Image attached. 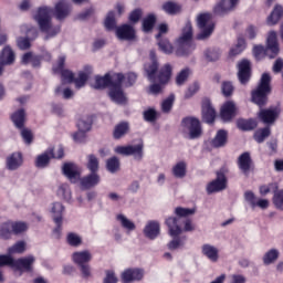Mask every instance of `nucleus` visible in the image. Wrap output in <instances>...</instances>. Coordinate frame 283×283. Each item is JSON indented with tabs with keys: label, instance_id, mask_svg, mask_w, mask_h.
Wrapping results in <instances>:
<instances>
[{
	"label": "nucleus",
	"instance_id": "4be33fe9",
	"mask_svg": "<svg viewBox=\"0 0 283 283\" xmlns=\"http://www.w3.org/2000/svg\"><path fill=\"white\" fill-rule=\"evenodd\" d=\"M277 116L279 113L275 108L261 109L259 113L260 120L265 125H273L277 120Z\"/></svg>",
	"mask_w": 283,
	"mask_h": 283
},
{
	"label": "nucleus",
	"instance_id": "4468645a",
	"mask_svg": "<svg viewBox=\"0 0 283 283\" xmlns=\"http://www.w3.org/2000/svg\"><path fill=\"white\" fill-rule=\"evenodd\" d=\"M227 189V176L224 172L218 171L217 178L207 186L208 193H218V191H224Z\"/></svg>",
	"mask_w": 283,
	"mask_h": 283
},
{
	"label": "nucleus",
	"instance_id": "6e6d98bb",
	"mask_svg": "<svg viewBox=\"0 0 283 283\" xmlns=\"http://www.w3.org/2000/svg\"><path fill=\"white\" fill-rule=\"evenodd\" d=\"M207 61H218L220 59V50L218 49H208L205 52Z\"/></svg>",
	"mask_w": 283,
	"mask_h": 283
},
{
	"label": "nucleus",
	"instance_id": "052dcab7",
	"mask_svg": "<svg viewBox=\"0 0 283 283\" xmlns=\"http://www.w3.org/2000/svg\"><path fill=\"white\" fill-rule=\"evenodd\" d=\"M273 202L276 209H283V190L274 192Z\"/></svg>",
	"mask_w": 283,
	"mask_h": 283
},
{
	"label": "nucleus",
	"instance_id": "b1692460",
	"mask_svg": "<svg viewBox=\"0 0 283 283\" xmlns=\"http://www.w3.org/2000/svg\"><path fill=\"white\" fill-rule=\"evenodd\" d=\"M144 233L146 238H149V240H155V238L160 235V224L156 221L148 222L144 229Z\"/></svg>",
	"mask_w": 283,
	"mask_h": 283
},
{
	"label": "nucleus",
	"instance_id": "79ce46f5",
	"mask_svg": "<svg viewBox=\"0 0 283 283\" xmlns=\"http://www.w3.org/2000/svg\"><path fill=\"white\" fill-rule=\"evenodd\" d=\"M77 128L80 132H90L92 129V117L85 116L77 122Z\"/></svg>",
	"mask_w": 283,
	"mask_h": 283
},
{
	"label": "nucleus",
	"instance_id": "49530a36",
	"mask_svg": "<svg viewBox=\"0 0 283 283\" xmlns=\"http://www.w3.org/2000/svg\"><path fill=\"white\" fill-rule=\"evenodd\" d=\"M117 220L120 222L124 229H127V231H134V229H136V224H134V222L127 219V217L124 214H118Z\"/></svg>",
	"mask_w": 283,
	"mask_h": 283
},
{
	"label": "nucleus",
	"instance_id": "5fc2aeb1",
	"mask_svg": "<svg viewBox=\"0 0 283 283\" xmlns=\"http://www.w3.org/2000/svg\"><path fill=\"white\" fill-rule=\"evenodd\" d=\"M66 241L71 247H80V244L83 242L78 234L74 232H70L66 237Z\"/></svg>",
	"mask_w": 283,
	"mask_h": 283
},
{
	"label": "nucleus",
	"instance_id": "f257e3e1",
	"mask_svg": "<svg viewBox=\"0 0 283 283\" xmlns=\"http://www.w3.org/2000/svg\"><path fill=\"white\" fill-rule=\"evenodd\" d=\"M52 12L57 21H63V19L70 17L72 6L66 0H61L55 3L54 10L48 7H42L38 10L34 20L39 24L41 32L46 34L44 38L45 41L52 39V36H56L61 32V27H52Z\"/></svg>",
	"mask_w": 283,
	"mask_h": 283
},
{
	"label": "nucleus",
	"instance_id": "0e129e2a",
	"mask_svg": "<svg viewBox=\"0 0 283 283\" xmlns=\"http://www.w3.org/2000/svg\"><path fill=\"white\" fill-rule=\"evenodd\" d=\"M59 196H63L65 200H70L71 192H70V186L67 184H63L59 187L57 190Z\"/></svg>",
	"mask_w": 283,
	"mask_h": 283
},
{
	"label": "nucleus",
	"instance_id": "f3484780",
	"mask_svg": "<svg viewBox=\"0 0 283 283\" xmlns=\"http://www.w3.org/2000/svg\"><path fill=\"white\" fill-rule=\"evenodd\" d=\"M238 78L241 85H247L251 81V62L247 59L238 63Z\"/></svg>",
	"mask_w": 283,
	"mask_h": 283
},
{
	"label": "nucleus",
	"instance_id": "7c9ffc66",
	"mask_svg": "<svg viewBox=\"0 0 283 283\" xmlns=\"http://www.w3.org/2000/svg\"><path fill=\"white\" fill-rule=\"evenodd\" d=\"M283 17L282 6H275L271 14L268 17V25H276Z\"/></svg>",
	"mask_w": 283,
	"mask_h": 283
},
{
	"label": "nucleus",
	"instance_id": "f03ea898",
	"mask_svg": "<svg viewBox=\"0 0 283 283\" xmlns=\"http://www.w3.org/2000/svg\"><path fill=\"white\" fill-rule=\"evenodd\" d=\"M123 81H125V75L122 73H115L114 75L106 73L104 76L95 77L93 87L94 90H105V87H108V96L111 99L118 105H125V103H127V96H125V92H123Z\"/></svg>",
	"mask_w": 283,
	"mask_h": 283
},
{
	"label": "nucleus",
	"instance_id": "a211bd4d",
	"mask_svg": "<svg viewBox=\"0 0 283 283\" xmlns=\"http://www.w3.org/2000/svg\"><path fill=\"white\" fill-rule=\"evenodd\" d=\"M240 0H221L213 8L214 14L219 17H224V14H229V12L235 10V6H238Z\"/></svg>",
	"mask_w": 283,
	"mask_h": 283
},
{
	"label": "nucleus",
	"instance_id": "412c9836",
	"mask_svg": "<svg viewBox=\"0 0 283 283\" xmlns=\"http://www.w3.org/2000/svg\"><path fill=\"white\" fill-rule=\"evenodd\" d=\"M62 171L64 176H66V178H69V180H71L72 182H76V180L81 178V171H78V166H76V164H64L62 167Z\"/></svg>",
	"mask_w": 283,
	"mask_h": 283
},
{
	"label": "nucleus",
	"instance_id": "7ed1b4c3",
	"mask_svg": "<svg viewBox=\"0 0 283 283\" xmlns=\"http://www.w3.org/2000/svg\"><path fill=\"white\" fill-rule=\"evenodd\" d=\"M253 56L256 61L262 59H275L280 54V43L277 42V32L270 31L266 38V48L264 45H254L252 50Z\"/></svg>",
	"mask_w": 283,
	"mask_h": 283
},
{
	"label": "nucleus",
	"instance_id": "13d9d810",
	"mask_svg": "<svg viewBox=\"0 0 283 283\" xmlns=\"http://www.w3.org/2000/svg\"><path fill=\"white\" fill-rule=\"evenodd\" d=\"M187 78H189V69H184L176 77L177 85H185Z\"/></svg>",
	"mask_w": 283,
	"mask_h": 283
},
{
	"label": "nucleus",
	"instance_id": "aec40b11",
	"mask_svg": "<svg viewBox=\"0 0 283 283\" xmlns=\"http://www.w3.org/2000/svg\"><path fill=\"white\" fill-rule=\"evenodd\" d=\"M116 35L120 41H134L136 39V30L129 24H123L116 29Z\"/></svg>",
	"mask_w": 283,
	"mask_h": 283
},
{
	"label": "nucleus",
	"instance_id": "e433bc0d",
	"mask_svg": "<svg viewBox=\"0 0 283 283\" xmlns=\"http://www.w3.org/2000/svg\"><path fill=\"white\" fill-rule=\"evenodd\" d=\"M163 10L166 11L167 14H178L182 8L180 4L174 2V1H168L163 4Z\"/></svg>",
	"mask_w": 283,
	"mask_h": 283
},
{
	"label": "nucleus",
	"instance_id": "a18cd8bd",
	"mask_svg": "<svg viewBox=\"0 0 283 283\" xmlns=\"http://www.w3.org/2000/svg\"><path fill=\"white\" fill-rule=\"evenodd\" d=\"M269 136H271V128L265 127L254 134V140H256V143H264L265 138H269Z\"/></svg>",
	"mask_w": 283,
	"mask_h": 283
},
{
	"label": "nucleus",
	"instance_id": "774afa93",
	"mask_svg": "<svg viewBox=\"0 0 283 283\" xmlns=\"http://www.w3.org/2000/svg\"><path fill=\"white\" fill-rule=\"evenodd\" d=\"M118 279L116 277V274H114V271H106V277L104 279V283H117Z\"/></svg>",
	"mask_w": 283,
	"mask_h": 283
},
{
	"label": "nucleus",
	"instance_id": "680f3d73",
	"mask_svg": "<svg viewBox=\"0 0 283 283\" xmlns=\"http://www.w3.org/2000/svg\"><path fill=\"white\" fill-rule=\"evenodd\" d=\"M233 84L231 82H223L221 85V92L223 96H231L233 94Z\"/></svg>",
	"mask_w": 283,
	"mask_h": 283
},
{
	"label": "nucleus",
	"instance_id": "ddd939ff",
	"mask_svg": "<svg viewBox=\"0 0 283 283\" xmlns=\"http://www.w3.org/2000/svg\"><path fill=\"white\" fill-rule=\"evenodd\" d=\"M143 149L144 145L143 143L138 145H128V146H118L115 148L116 154H120V156H134L137 160H140L143 158Z\"/></svg>",
	"mask_w": 283,
	"mask_h": 283
},
{
	"label": "nucleus",
	"instance_id": "4c0bfd02",
	"mask_svg": "<svg viewBox=\"0 0 283 283\" xmlns=\"http://www.w3.org/2000/svg\"><path fill=\"white\" fill-rule=\"evenodd\" d=\"M247 48V42L243 38H239L234 48L230 50V56H238V54H242Z\"/></svg>",
	"mask_w": 283,
	"mask_h": 283
},
{
	"label": "nucleus",
	"instance_id": "603ef678",
	"mask_svg": "<svg viewBox=\"0 0 283 283\" xmlns=\"http://www.w3.org/2000/svg\"><path fill=\"white\" fill-rule=\"evenodd\" d=\"M177 218H187V216H193L196 213V209L182 208L178 207L175 209Z\"/></svg>",
	"mask_w": 283,
	"mask_h": 283
},
{
	"label": "nucleus",
	"instance_id": "c03bdc74",
	"mask_svg": "<svg viewBox=\"0 0 283 283\" xmlns=\"http://www.w3.org/2000/svg\"><path fill=\"white\" fill-rule=\"evenodd\" d=\"M106 167L111 174H116L120 169V160L117 157H112L106 161Z\"/></svg>",
	"mask_w": 283,
	"mask_h": 283
},
{
	"label": "nucleus",
	"instance_id": "20e7f679",
	"mask_svg": "<svg viewBox=\"0 0 283 283\" xmlns=\"http://www.w3.org/2000/svg\"><path fill=\"white\" fill-rule=\"evenodd\" d=\"M65 66V56H61L57 61V66H53L54 74L61 72L62 83H74L76 90H81V87H85V83L90 78V73H85L81 71L78 76L74 78V73L70 70H63Z\"/></svg>",
	"mask_w": 283,
	"mask_h": 283
},
{
	"label": "nucleus",
	"instance_id": "0eeeda50",
	"mask_svg": "<svg viewBox=\"0 0 283 283\" xmlns=\"http://www.w3.org/2000/svg\"><path fill=\"white\" fill-rule=\"evenodd\" d=\"M191 39H193V28L191 22H187L182 29L181 36L177 40V54L178 56H185L193 50V44H191Z\"/></svg>",
	"mask_w": 283,
	"mask_h": 283
},
{
	"label": "nucleus",
	"instance_id": "ea45409f",
	"mask_svg": "<svg viewBox=\"0 0 283 283\" xmlns=\"http://www.w3.org/2000/svg\"><path fill=\"white\" fill-rule=\"evenodd\" d=\"M154 25H156V15L148 14L143 20V30H144V32H151L154 30Z\"/></svg>",
	"mask_w": 283,
	"mask_h": 283
},
{
	"label": "nucleus",
	"instance_id": "2eb2a0df",
	"mask_svg": "<svg viewBox=\"0 0 283 283\" xmlns=\"http://www.w3.org/2000/svg\"><path fill=\"white\" fill-rule=\"evenodd\" d=\"M150 62L144 65L148 81L156 83V72H158V60L156 59V51L149 52Z\"/></svg>",
	"mask_w": 283,
	"mask_h": 283
},
{
	"label": "nucleus",
	"instance_id": "393cba45",
	"mask_svg": "<svg viewBox=\"0 0 283 283\" xmlns=\"http://www.w3.org/2000/svg\"><path fill=\"white\" fill-rule=\"evenodd\" d=\"M98 182H101V176L96 172H91L88 176L81 179L83 189H92V187H96Z\"/></svg>",
	"mask_w": 283,
	"mask_h": 283
},
{
	"label": "nucleus",
	"instance_id": "3c124183",
	"mask_svg": "<svg viewBox=\"0 0 283 283\" xmlns=\"http://www.w3.org/2000/svg\"><path fill=\"white\" fill-rule=\"evenodd\" d=\"M175 96L174 95H169L168 98H166L163 103H161V111L165 114H169L171 112V108L174 107V101H175Z\"/></svg>",
	"mask_w": 283,
	"mask_h": 283
},
{
	"label": "nucleus",
	"instance_id": "338daca9",
	"mask_svg": "<svg viewBox=\"0 0 283 283\" xmlns=\"http://www.w3.org/2000/svg\"><path fill=\"white\" fill-rule=\"evenodd\" d=\"M17 45L20 50H30V39L28 38H18Z\"/></svg>",
	"mask_w": 283,
	"mask_h": 283
},
{
	"label": "nucleus",
	"instance_id": "37998d69",
	"mask_svg": "<svg viewBox=\"0 0 283 283\" xmlns=\"http://www.w3.org/2000/svg\"><path fill=\"white\" fill-rule=\"evenodd\" d=\"M158 46L164 54H172L174 53V45H171V42H169L167 39H160L158 41Z\"/></svg>",
	"mask_w": 283,
	"mask_h": 283
},
{
	"label": "nucleus",
	"instance_id": "4d7b16f0",
	"mask_svg": "<svg viewBox=\"0 0 283 283\" xmlns=\"http://www.w3.org/2000/svg\"><path fill=\"white\" fill-rule=\"evenodd\" d=\"M271 191H273L274 193L277 191V184L272 182L260 187L261 196H266V193H271Z\"/></svg>",
	"mask_w": 283,
	"mask_h": 283
},
{
	"label": "nucleus",
	"instance_id": "864d4df0",
	"mask_svg": "<svg viewBox=\"0 0 283 283\" xmlns=\"http://www.w3.org/2000/svg\"><path fill=\"white\" fill-rule=\"evenodd\" d=\"M104 25L106 30H114V28H116V18L113 11L108 12Z\"/></svg>",
	"mask_w": 283,
	"mask_h": 283
},
{
	"label": "nucleus",
	"instance_id": "58836bf2",
	"mask_svg": "<svg viewBox=\"0 0 283 283\" xmlns=\"http://www.w3.org/2000/svg\"><path fill=\"white\" fill-rule=\"evenodd\" d=\"M172 174L176 178H185L187 176V164L185 161L178 163L172 168Z\"/></svg>",
	"mask_w": 283,
	"mask_h": 283
},
{
	"label": "nucleus",
	"instance_id": "a19ab883",
	"mask_svg": "<svg viewBox=\"0 0 283 283\" xmlns=\"http://www.w3.org/2000/svg\"><path fill=\"white\" fill-rule=\"evenodd\" d=\"M98 158L95 155L87 156L86 167L91 171V174H96L98 171Z\"/></svg>",
	"mask_w": 283,
	"mask_h": 283
},
{
	"label": "nucleus",
	"instance_id": "69168bd1",
	"mask_svg": "<svg viewBox=\"0 0 283 283\" xmlns=\"http://www.w3.org/2000/svg\"><path fill=\"white\" fill-rule=\"evenodd\" d=\"M140 17H143V10L135 9L134 11L130 12L128 19L130 23H138V21H140Z\"/></svg>",
	"mask_w": 283,
	"mask_h": 283
},
{
	"label": "nucleus",
	"instance_id": "6ab92c4d",
	"mask_svg": "<svg viewBox=\"0 0 283 283\" xmlns=\"http://www.w3.org/2000/svg\"><path fill=\"white\" fill-rule=\"evenodd\" d=\"M145 276V271L142 269H127L122 273V282L130 283V282H140Z\"/></svg>",
	"mask_w": 283,
	"mask_h": 283
},
{
	"label": "nucleus",
	"instance_id": "8fccbe9b",
	"mask_svg": "<svg viewBox=\"0 0 283 283\" xmlns=\"http://www.w3.org/2000/svg\"><path fill=\"white\" fill-rule=\"evenodd\" d=\"M25 252V241H19L13 247L8 249L9 255L14 253H24Z\"/></svg>",
	"mask_w": 283,
	"mask_h": 283
},
{
	"label": "nucleus",
	"instance_id": "39448f33",
	"mask_svg": "<svg viewBox=\"0 0 283 283\" xmlns=\"http://www.w3.org/2000/svg\"><path fill=\"white\" fill-rule=\"evenodd\" d=\"M270 94L271 75L269 73H263L256 90L252 92V103H255L259 107H264V104L269 101Z\"/></svg>",
	"mask_w": 283,
	"mask_h": 283
},
{
	"label": "nucleus",
	"instance_id": "c9c22d12",
	"mask_svg": "<svg viewBox=\"0 0 283 283\" xmlns=\"http://www.w3.org/2000/svg\"><path fill=\"white\" fill-rule=\"evenodd\" d=\"M63 211H65L63 203H61V202L53 203L52 213H53L54 222L60 223L61 220H63Z\"/></svg>",
	"mask_w": 283,
	"mask_h": 283
},
{
	"label": "nucleus",
	"instance_id": "bf43d9fd",
	"mask_svg": "<svg viewBox=\"0 0 283 283\" xmlns=\"http://www.w3.org/2000/svg\"><path fill=\"white\" fill-rule=\"evenodd\" d=\"M157 116H158V113H156V109H154V108H149L144 112V119L147 123H155Z\"/></svg>",
	"mask_w": 283,
	"mask_h": 283
},
{
	"label": "nucleus",
	"instance_id": "6e6552de",
	"mask_svg": "<svg viewBox=\"0 0 283 283\" xmlns=\"http://www.w3.org/2000/svg\"><path fill=\"white\" fill-rule=\"evenodd\" d=\"M166 224L168 227L169 235L172 238H178L182 231H193V229H196L193 223H191V220L184 218L170 217L166 220Z\"/></svg>",
	"mask_w": 283,
	"mask_h": 283
},
{
	"label": "nucleus",
	"instance_id": "5701e85b",
	"mask_svg": "<svg viewBox=\"0 0 283 283\" xmlns=\"http://www.w3.org/2000/svg\"><path fill=\"white\" fill-rule=\"evenodd\" d=\"M202 118L205 123L211 124L216 120V109L211 106V101L203 99L202 102Z\"/></svg>",
	"mask_w": 283,
	"mask_h": 283
},
{
	"label": "nucleus",
	"instance_id": "2f4dec72",
	"mask_svg": "<svg viewBox=\"0 0 283 283\" xmlns=\"http://www.w3.org/2000/svg\"><path fill=\"white\" fill-rule=\"evenodd\" d=\"M237 127L241 132H251L258 127V122L255 119H238Z\"/></svg>",
	"mask_w": 283,
	"mask_h": 283
},
{
	"label": "nucleus",
	"instance_id": "c85d7f7f",
	"mask_svg": "<svg viewBox=\"0 0 283 283\" xmlns=\"http://www.w3.org/2000/svg\"><path fill=\"white\" fill-rule=\"evenodd\" d=\"M92 260V253L90 251H82V252H74L73 253V261L78 266H83L84 264H87Z\"/></svg>",
	"mask_w": 283,
	"mask_h": 283
},
{
	"label": "nucleus",
	"instance_id": "09e8293b",
	"mask_svg": "<svg viewBox=\"0 0 283 283\" xmlns=\"http://www.w3.org/2000/svg\"><path fill=\"white\" fill-rule=\"evenodd\" d=\"M10 235H12V223H3L0 226V238H2V240H9Z\"/></svg>",
	"mask_w": 283,
	"mask_h": 283
},
{
	"label": "nucleus",
	"instance_id": "9d476101",
	"mask_svg": "<svg viewBox=\"0 0 283 283\" xmlns=\"http://www.w3.org/2000/svg\"><path fill=\"white\" fill-rule=\"evenodd\" d=\"M181 126L185 132H189V138L191 140L200 138V136H202V126L200 125V120L196 117L184 118L181 122Z\"/></svg>",
	"mask_w": 283,
	"mask_h": 283
},
{
	"label": "nucleus",
	"instance_id": "f8f14e48",
	"mask_svg": "<svg viewBox=\"0 0 283 283\" xmlns=\"http://www.w3.org/2000/svg\"><path fill=\"white\" fill-rule=\"evenodd\" d=\"M34 262H36V258L34 255H28L20 258L18 260H13V269L15 271H20L21 273H32L34 271Z\"/></svg>",
	"mask_w": 283,
	"mask_h": 283
},
{
	"label": "nucleus",
	"instance_id": "9b49d317",
	"mask_svg": "<svg viewBox=\"0 0 283 283\" xmlns=\"http://www.w3.org/2000/svg\"><path fill=\"white\" fill-rule=\"evenodd\" d=\"M63 156H64V150L62 147H60L57 149V154H54V148H50L44 154L38 156V158L35 160V167H38L39 169H45V167H48V165H50L51 158L61 159V158H63Z\"/></svg>",
	"mask_w": 283,
	"mask_h": 283
},
{
	"label": "nucleus",
	"instance_id": "bb28decb",
	"mask_svg": "<svg viewBox=\"0 0 283 283\" xmlns=\"http://www.w3.org/2000/svg\"><path fill=\"white\" fill-rule=\"evenodd\" d=\"M220 115L222 120H231V118L235 116V103L227 102L226 104H223Z\"/></svg>",
	"mask_w": 283,
	"mask_h": 283
},
{
	"label": "nucleus",
	"instance_id": "423d86ee",
	"mask_svg": "<svg viewBox=\"0 0 283 283\" xmlns=\"http://www.w3.org/2000/svg\"><path fill=\"white\" fill-rule=\"evenodd\" d=\"M197 25L200 32L197 34L198 41H205L213 34L216 30V23L213 22V14L211 13H200L197 17Z\"/></svg>",
	"mask_w": 283,
	"mask_h": 283
},
{
	"label": "nucleus",
	"instance_id": "72a5a7b5",
	"mask_svg": "<svg viewBox=\"0 0 283 283\" xmlns=\"http://www.w3.org/2000/svg\"><path fill=\"white\" fill-rule=\"evenodd\" d=\"M202 253L207 259L211 260V262H218V248L205 244L202 247Z\"/></svg>",
	"mask_w": 283,
	"mask_h": 283
},
{
	"label": "nucleus",
	"instance_id": "f704fd0d",
	"mask_svg": "<svg viewBox=\"0 0 283 283\" xmlns=\"http://www.w3.org/2000/svg\"><path fill=\"white\" fill-rule=\"evenodd\" d=\"M11 120L14 123L18 129H22L23 124L25 123V111L19 109L18 112L13 113L11 116Z\"/></svg>",
	"mask_w": 283,
	"mask_h": 283
},
{
	"label": "nucleus",
	"instance_id": "cd10ccee",
	"mask_svg": "<svg viewBox=\"0 0 283 283\" xmlns=\"http://www.w3.org/2000/svg\"><path fill=\"white\" fill-rule=\"evenodd\" d=\"M21 165H23V156L21 155V153H13L7 159V167L11 171H14V169H19Z\"/></svg>",
	"mask_w": 283,
	"mask_h": 283
},
{
	"label": "nucleus",
	"instance_id": "de8ad7c7",
	"mask_svg": "<svg viewBox=\"0 0 283 283\" xmlns=\"http://www.w3.org/2000/svg\"><path fill=\"white\" fill-rule=\"evenodd\" d=\"M279 256L280 252H277L275 249H272L263 256V262L264 264H273V262H275Z\"/></svg>",
	"mask_w": 283,
	"mask_h": 283
},
{
	"label": "nucleus",
	"instance_id": "1a4fd4ad",
	"mask_svg": "<svg viewBox=\"0 0 283 283\" xmlns=\"http://www.w3.org/2000/svg\"><path fill=\"white\" fill-rule=\"evenodd\" d=\"M171 71H172V67L169 64H165L159 70L157 75V82L159 84L155 83L149 86L150 94H160L163 92V88L165 87V85H167V83H169L171 78Z\"/></svg>",
	"mask_w": 283,
	"mask_h": 283
},
{
	"label": "nucleus",
	"instance_id": "a878e982",
	"mask_svg": "<svg viewBox=\"0 0 283 283\" xmlns=\"http://www.w3.org/2000/svg\"><path fill=\"white\" fill-rule=\"evenodd\" d=\"M14 59L15 55L12 48H10V45L4 46L0 53V63L4 65H12V63H14Z\"/></svg>",
	"mask_w": 283,
	"mask_h": 283
},
{
	"label": "nucleus",
	"instance_id": "dca6fc26",
	"mask_svg": "<svg viewBox=\"0 0 283 283\" xmlns=\"http://www.w3.org/2000/svg\"><path fill=\"white\" fill-rule=\"evenodd\" d=\"M239 169L244 174V176H249V172L255 169L253 165V159L251 158V153L245 151L241 154L237 160Z\"/></svg>",
	"mask_w": 283,
	"mask_h": 283
},
{
	"label": "nucleus",
	"instance_id": "c756f323",
	"mask_svg": "<svg viewBox=\"0 0 283 283\" xmlns=\"http://www.w3.org/2000/svg\"><path fill=\"white\" fill-rule=\"evenodd\" d=\"M227 140H229V133H227L224 129H220L212 139V147H224V145H227Z\"/></svg>",
	"mask_w": 283,
	"mask_h": 283
},
{
	"label": "nucleus",
	"instance_id": "473e14b6",
	"mask_svg": "<svg viewBox=\"0 0 283 283\" xmlns=\"http://www.w3.org/2000/svg\"><path fill=\"white\" fill-rule=\"evenodd\" d=\"M129 132V124L127 122H122L115 126V129L113 132V138L115 140H118L125 136Z\"/></svg>",
	"mask_w": 283,
	"mask_h": 283
},
{
	"label": "nucleus",
	"instance_id": "e2e57ef3",
	"mask_svg": "<svg viewBox=\"0 0 283 283\" xmlns=\"http://www.w3.org/2000/svg\"><path fill=\"white\" fill-rule=\"evenodd\" d=\"M11 229L15 234L23 233V231H28V224L23 222L11 223Z\"/></svg>",
	"mask_w": 283,
	"mask_h": 283
}]
</instances>
